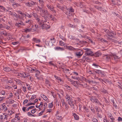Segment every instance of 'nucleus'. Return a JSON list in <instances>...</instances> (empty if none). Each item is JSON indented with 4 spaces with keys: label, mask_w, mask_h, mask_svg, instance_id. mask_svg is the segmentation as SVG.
<instances>
[{
    "label": "nucleus",
    "mask_w": 122,
    "mask_h": 122,
    "mask_svg": "<svg viewBox=\"0 0 122 122\" xmlns=\"http://www.w3.org/2000/svg\"><path fill=\"white\" fill-rule=\"evenodd\" d=\"M61 101L62 102V106H63L64 105V104L65 103L64 101V100L63 99H61Z\"/></svg>",
    "instance_id": "a19ab883"
},
{
    "label": "nucleus",
    "mask_w": 122,
    "mask_h": 122,
    "mask_svg": "<svg viewBox=\"0 0 122 122\" xmlns=\"http://www.w3.org/2000/svg\"><path fill=\"white\" fill-rule=\"evenodd\" d=\"M84 109L87 112H89V110L86 107H84Z\"/></svg>",
    "instance_id": "58836bf2"
},
{
    "label": "nucleus",
    "mask_w": 122,
    "mask_h": 122,
    "mask_svg": "<svg viewBox=\"0 0 122 122\" xmlns=\"http://www.w3.org/2000/svg\"><path fill=\"white\" fill-rule=\"evenodd\" d=\"M23 76L24 78H25L26 77H28V76L25 73H23Z\"/></svg>",
    "instance_id": "49530a36"
},
{
    "label": "nucleus",
    "mask_w": 122,
    "mask_h": 122,
    "mask_svg": "<svg viewBox=\"0 0 122 122\" xmlns=\"http://www.w3.org/2000/svg\"><path fill=\"white\" fill-rule=\"evenodd\" d=\"M3 108L5 112L6 111L8 110V108L6 107L3 106Z\"/></svg>",
    "instance_id": "4c0bfd02"
},
{
    "label": "nucleus",
    "mask_w": 122,
    "mask_h": 122,
    "mask_svg": "<svg viewBox=\"0 0 122 122\" xmlns=\"http://www.w3.org/2000/svg\"><path fill=\"white\" fill-rule=\"evenodd\" d=\"M15 25L16 26L18 27H20V24L19 23H16L15 24Z\"/></svg>",
    "instance_id": "0e129e2a"
},
{
    "label": "nucleus",
    "mask_w": 122,
    "mask_h": 122,
    "mask_svg": "<svg viewBox=\"0 0 122 122\" xmlns=\"http://www.w3.org/2000/svg\"><path fill=\"white\" fill-rule=\"evenodd\" d=\"M98 80L102 82L104 84H105L103 82H104V80H103L102 79H101L100 78H99Z\"/></svg>",
    "instance_id": "680f3d73"
},
{
    "label": "nucleus",
    "mask_w": 122,
    "mask_h": 122,
    "mask_svg": "<svg viewBox=\"0 0 122 122\" xmlns=\"http://www.w3.org/2000/svg\"><path fill=\"white\" fill-rule=\"evenodd\" d=\"M96 73L98 74L99 75L101 74V71L99 70H97L96 71H94Z\"/></svg>",
    "instance_id": "5701e85b"
},
{
    "label": "nucleus",
    "mask_w": 122,
    "mask_h": 122,
    "mask_svg": "<svg viewBox=\"0 0 122 122\" xmlns=\"http://www.w3.org/2000/svg\"><path fill=\"white\" fill-rule=\"evenodd\" d=\"M59 37L61 38V39H62L63 41H66V39L64 38L63 36H62L61 35H59Z\"/></svg>",
    "instance_id": "cd10ccee"
},
{
    "label": "nucleus",
    "mask_w": 122,
    "mask_h": 122,
    "mask_svg": "<svg viewBox=\"0 0 122 122\" xmlns=\"http://www.w3.org/2000/svg\"><path fill=\"white\" fill-rule=\"evenodd\" d=\"M105 73L102 71L101 72V74H100V75L102 77H104L105 76Z\"/></svg>",
    "instance_id": "3c124183"
},
{
    "label": "nucleus",
    "mask_w": 122,
    "mask_h": 122,
    "mask_svg": "<svg viewBox=\"0 0 122 122\" xmlns=\"http://www.w3.org/2000/svg\"><path fill=\"white\" fill-rule=\"evenodd\" d=\"M75 50L76 51L75 53V54L77 57H80L83 53V51L80 49H76Z\"/></svg>",
    "instance_id": "f03ea898"
},
{
    "label": "nucleus",
    "mask_w": 122,
    "mask_h": 122,
    "mask_svg": "<svg viewBox=\"0 0 122 122\" xmlns=\"http://www.w3.org/2000/svg\"><path fill=\"white\" fill-rule=\"evenodd\" d=\"M0 93L3 95H5V92L4 91H2Z\"/></svg>",
    "instance_id": "6e6d98bb"
},
{
    "label": "nucleus",
    "mask_w": 122,
    "mask_h": 122,
    "mask_svg": "<svg viewBox=\"0 0 122 122\" xmlns=\"http://www.w3.org/2000/svg\"><path fill=\"white\" fill-rule=\"evenodd\" d=\"M14 82V81L12 79H11V80H9V79H7V83H12Z\"/></svg>",
    "instance_id": "393cba45"
},
{
    "label": "nucleus",
    "mask_w": 122,
    "mask_h": 122,
    "mask_svg": "<svg viewBox=\"0 0 122 122\" xmlns=\"http://www.w3.org/2000/svg\"><path fill=\"white\" fill-rule=\"evenodd\" d=\"M51 84L47 80H46V86L49 88L51 86Z\"/></svg>",
    "instance_id": "f3484780"
},
{
    "label": "nucleus",
    "mask_w": 122,
    "mask_h": 122,
    "mask_svg": "<svg viewBox=\"0 0 122 122\" xmlns=\"http://www.w3.org/2000/svg\"><path fill=\"white\" fill-rule=\"evenodd\" d=\"M36 111V109H33L31 111V112L32 114L34 113Z\"/></svg>",
    "instance_id": "37998d69"
},
{
    "label": "nucleus",
    "mask_w": 122,
    "mask_h": 122,
    "mask_svg": "<svg viewBox=\"0 0 122 122\" xmlns=\"http://www.w3.org/2000/svg\"><path fill=\"white\" fill-rule=\"evenodd\" d=\"M94 71H89L88 73L90 74H92L93 75H94Z\"/></svg>",
    "instance_id": "e2e57ef3"
},
{
    "label": "nucleus",
    "mask_w": 122,
    "mask_h": 122,
    "mask_svg": "<svg viewBox=\"0 0 122 122\" xmlns=\"http://www.w3.org/2000/svg\"><path fill=\"white\" fill-rule=\"evenodd\" d=\"M41 97L43 98V99L45 100H46V96L44 95H41Z\"/></svg>",
    "instance_id": "de8ad7c7"
},
{
    "label": "nucleus",
    "mask_w": 122,
    "mask_h": 122,
    "mask_svg": "<svg viewBox=\"0 0 122 122\" xmlns=\"http://www.w3.org/2000/svg\"><path fill=\"white\" fill-rule=\"evenodd\" d=\"M81 85L83 87L86 88L87 87V85L86 84H81Z\"/></svg>",
    "instance_id": "4d7b16f0"
},
{
    "label": "nucleus",
    "mask_w": 122,
    "mask_h": 122,
    "mask_svg": "<svg viewBox=\"0 0 122 122\" xmlns=\"http://www.w3.org/2000/svg\"><path fill=\"white\" fill-rule=\"evenodd\" d=\"M65 48L66 49H67L68 50H69L70 51H74L76 49L72 47L71 46H65Z\"/></svg>",
    "instance_id": "0eeeda50"
},
{
    "label": "nucleus",
    "mask_w": 122,
    "mask_h": 122,
    "mask_svg": "<svg viewBox=\"0 0 122 122\" xmlns=\"http://www.w3.org/2000/svg\"><path fill=\"white\" fill-rule=\"evenodd\" d=\"M111 57H112V59L114 60H116L118 58V57L116 56H111Z\"/></svg>",
    "instance_id": "b1692460"
},
{
    "label": "nucleus",
    "mask_w": 122,
    "mask_h": 122,
    "mask_svg": "<svg viewBox=\"0 0 122 122\" xmlns=\"http://www.w3.org/2000/svg\"><path fill=\"white\" fill-rule=\"evenodd\" d=\"M29 22L30 24H31L32 23V21L30 20H28L25 21V23H27Z\"/></svg>",
    "instance_id": "09e8293b"
},
{
    "label": "nucleus",
    "mask_w": 122,
    "mask_h": 122,
    "mask_svg": "<svg viewBox=\"0 0 122 122\" xmlns=\"http://www.w3.org/2000/svg\"><path fill=\"white\" fill-rule=\"evenodd\" d=\"M5 113L3 114L2 115H1L0 116V118L1 119H6L7 120V117H8V115H5Z\"/></svg>",
    "instance_id": "20e7f679"
},
{
    "label": "nucleus",
    "mask_w": 122,
    "mask_h": 122,
    "mask_svg": "<svg viewBox=\"0 0 122 122\" xmlns=\"http://www.w3.org/2000/svg\"><path fill=\"white\" fill-rule=\"evenodd\" d=\"M89 107L90 108V109L91 110L92 112H93L94 113H95V111L94 107H93L92 105H91V106H89Z\"/></svg>",
    "instance_id": "4be33fe9"
},
{
    "label": "nucleus",
    "mask_w": 122,
    "mask_h": 122,
    "mask_svg": "<svg viewBox=\"0 0 122 122\" xmlns=\"http://www.w3.org/2000/svg\"><path fill=\"white\" fill-rule=\"evenodd\" d=\"M68 103L71 106H73V109H75L74 107V103L72 101V99L71 100V101L70 102Z\"/></svg>",
    "instance_id": "4468645a"
},
{
    "label": "nucleus",
    "mask_w": 122,
    "mask_h": 122,
    "mask_svg": "<svg viewBox=\"0 0 122 122\" xmlns=\"http://www.w3.org/2000/svg\"><path fill=\"white\" fill-rule=\"evenodd\" d=\"M25 15V16H27V17H28L29 18H31L32 16L31 15H30L28 14H25V15Z\"/></svg>",
    "instance_id": "13d9d810"
},
{
    "label": "nucleus",
    "mask_w": 122,
    "mask_h": 122,
    "mask_svg": "<svg viewBox=\"0 0 122 122\" xmlns=\"http://www.w3.org/2000/svg\"><path fill=\"white\" fill-rule=\"evenodd\" d=\"M39 24L41 26L42 29H43L45 28L46 25V24H44V22L43 23L40 22L39 23Z\"/></svg>",
    "instance_id": "9d476101"
},
{
    "label": "nucleus",
    "mask_w": 122,
    "mask_h": 122,
    "mask_svg": "<svg viewBox=\"0 0 122 122\" xmlns=\"http://www.w3.org/2000/svg\"><path fill=\"white\" fill-rule=\"evenodd\" d=\"M0 11L1 12L4 11L5 10V8L3 6L0 5Z\"/></svg>",
    "instance_id": "6ab92c4d"
},
{
    "label": "nucleus",
    "mask_w": 122,
    "mask_h": 122,
    "mask_svg": "<svg viewBox=\"0 0 122 122\" xmlns=\"http://www.w3.org/2000/svg\"><path fill=\"white\" fill-rule=\"evenodd\" d=\"M3 70L6 71H12L11 69L9 67H5L3 68Z\"/></svg>",
    "instance_id": "dca6fc26"
},
{
    "label": "nucleus",
    "mask_w": 122,
    "mask_h": 122,
    "mask_svg": "<svg viewBox=\"0 0 122 122\" xmlns=\"http://www.w3.org/2000/svg\"><path fill=\"white\" fill-rule=\"evenodd\" d=\"M73 115L74 116L75 119L78 120L79 119V116L75 113H73Z\"/></svg>",
    "instance_id": "9b49d317"
},
{
    "label": "nucleus",
    "mask_w": 122,
    "mask_h": 122,
    "mask_svg": "<svg viewBox=\"0 0 122 122\" xmlns=\"http://www.w3.org/2000/svg\"><path fill=\"white\" fill-rule=\"evenodd\" d=\"M90 100L91 101H92V100H93L94 102L96 103H98V100L95 97L92 96L91 97Z\"/></svg>",
    "instance_id": "6e6552de"
},
{
    "label": "nucleus",
    "mask_w": 122,
    "mask_h": 122,
    "mask_svg": "<svg viewBox=\"0 0 122 122\" xmlns=\"http://www.w3.org/2000/svg\"><path fill=\"white\" fill-rule=\"evenodd\" d=\"M47 7L48 9L51 10H52L53 9H54V7L51 5H47Z\"/></svg>",
    "instance_id": "2eb2a0df"
},
{
    "label": "nucleus",
    "mask_w": 122,
    "mask_h": 122,
    "mask_svg": "<svg viewBox=\"0 0 122 122\" xmlns=\"http://www.w3.org/2000/svg\"><path fill=\"white\" fill-rule=\"evenodd\" d=\"M56 118L59 120H61L62 119V117L61 116L56 115Z\"/></svg>",
    "instance_id": "473e14b6"
},
{
    "label": "nucleus",
    "mask_w": 122,
    "mask_h": 122,
    "mask_svg": "<svg viewBox=\"0 0 122 122\" xmlns=\"http://www.w3.org/2000/svg\"><path fill=\"white\" fill-rule=\"evenodd\" d=\"M97 115L98 117L100 118H101L102 117V116L101 114H99V113H97Z\"/></svg>",
    "instance_id": "69168bd1"
},
{
    "label": "nucleus",
    "mask_w": 122,
    "mask_h": 122,
    "mask_svg": "<svg viewBox=\"0 0 122 122\" xmlns=\"http://www.w3.org/2000/svg\"><path fill=\"white\" fill-rule=\"evenodd\" d=\"M59 45L61 46H63L65 45V43L61 41H59Z\"/></svg>",
    "instance_id": "c85d7f7f"
},
{
    "label": "nucleus",
    "mask_w": 122,
    "mask_h": 122,
    "mask_svg": "<svg viewBox=\"0 0 122 122\" xmlns=\"http://www.w3.org/2000/svg\"><path fill=\"white\" fill-rule=\"evenodd\" d=\"M57 7L58 8L62 9V10H63L62 9L64 8L63 6H61L59 5V4H58V5H57Z\"/></svg>",
    "instance_id": "ea45409f"
},
{
    "label": "nucleus",
    "mask_w": 122,
    "mask_h": 122,
    "mask_svg": "<svg viewBox=\"0 0 122 122\" xmlns=\"http://www.w3.org/2000/svg\"><path fill=\"white\" fill-rule=\"evenodd\" d=\"M101 53L99 51H98L97 52L95 53L94 54H93V56H94L97 57H99L101 55Z\"/></svg>",
    "instance_id": "1a4fd4ad"
},
{
    "label": "nucleus",
    "mask_w": 122,
    "mask_h": 122,
    "mask_svg": "<svg viewBox=\"0 0 122 122\" xmlns=\"http://www.w3.org/2000/svg\"><path fill=\"white\" fill-rule=\"evenodd\" d=\"M26 5L30 7H31V5L30 3L29 2H27L26 3Z\"/></svg>",
    "instance_id": "8fccbe9b"
},
{
    "label": "nucleus",
    "mask_w": 122,
    "mask_h": 122,
    "mask_svg": "<svg viewBox=\"0 0 122 122\" xmlns=\"http://www.w3.org/2000/svg\"><path fill=\"white\" fill-rule=\"evenodd\" d=\"M100 91L101 92L105 93H106L107 92V91L103 88L101 89Z\"/></svg>",
    "instance_id": "a878e982"
},
{
    "label": "nucleus",
    "mask_w": 122,
    "mask_h": 122,
    "mask_svg": "<svg viewBox=\"0 0 122 122\" xmlns=\"http://www.w3.org/2000/svg\"><path fill=\"white\" fill-rule=\"evenodd\" d=\"M83 49L85 51V54H86L87 56H93V52L91 51L90 49H89L86 48H84Z\"/></svg>",
    "instance_id": "7ed1b4c3"
},
{
    "label": "nucleus",
    "mask_w": 122,
    "mask_h": 122,
    "mask_svg": "<svg viewBox=\"0 0 122 122\" xmlns=\"http://www.w3.org/2000/svg\"><path fill=\"white\" fill-rule=\"evenodd\" d=\"M104 58L107 61H109V60H110V57L108 56H104Z\"/></svg>",
    "instance_id": "412c9836"
},
{
    "label": "nucleus",
    "mask_w": 122,
    "mask_h": 122,
    "mask_svg": "<svg viewBox=\"0 0 122 122\" xmlns=\"http://www.w3.org/2000/svg\"><path fill=\"white\" fill-rule=\"evenodd\" d=\"M104 31L107 34L108 36L110 37H114L116 36V34L113 31L111 32L108 30H105Z\"/></svg>",
    "instance_id": "f257e3e1"
},
{
    "label": "nucleus",
    "mask_w": 122,
    "mask_h": 122,
    "mask_svg": "<svg viewBox=\"0 0 122 122\" xmlns=\"http://www.w3.org/2000/svg\"><path fill=\"white\" fill-rule=\"evenodd\" d=\"M71 77L73 79H76L77 80H80L81 81V79H80L79 77H75V76H72Z\"/></svg>",
    "instance_id": "79ce46f5"
},
{
    "label": "nucleus",
    "mask_w": 122,
    "mask_h": 122,
    "mask_svg": "<svg viewBox=\"0 0 122 122\" xmlns=\"http://www.w3.org/2000/svg\"><path fill=\"white\" fill-rule=\"evenodd\" d=\"M36 97V96L35 95H33L32 96V97L31 98V99L32 100H33Z\"/></svg>",
    "instance_id": "5fc2aeb1"
},
{
    "label": "nucleus",
    "mask_w": 122,
    "mask_h": 122,
    "mask_svg": "<svg viewBox=\"0 0 122 122\" xmlns=\"http://www.w3.org/2000/svg\"><path fill=\"white\" fill-rule=\"evenodd\" d=\"M13 4H12V5L14 6V5H15L16 6H20V5L16 2H14V3H13Z\"/></svg>",
    "instance_id": "7c9ffc66"
},
{
    "label": "nucleus",
    "mask_w": 122,
    "mask_h": 122,
    "mask_svg": "<svg viewBox=\"0 0 122 122\" xmlns=\"http://www.w3.org/2000/svg\"><path fill=\"white\" fill-rule=\"evenodd\" d=\"M68 10H67V11ZM69 11H67V12L66 11V10H64V12L67 15H68L70 13L69 12Z\"/></svg>",
    "instance_id": "bf43d9fd"
},
{
    "label": "nucleus",
    "mask_w": 122,
    "mask_h": 122,
    "mask_svg": "<svg viewBox=\"0 0 122 122\" xmlns=\"http://www.w3.org/2000/svg\"><path fill=\"white\" fill-rule=\"evenodd\" d=\"M28 102V101L27 100H25L23 102V104H26Z\"/></svg>",
    "instance_id": "338daca9"
},
{
    "label": "nucleus",
    "mask_w": 122,
    "mask_h": 122,
    "mask_svg": "<svg viewBox=\"0 0 122 122\" xmlns=\"http://www.w3.org/2000/svg\"><path fill=\"white\" fill-rule=\"evenodd\" d=\"M117 120L119 122L122 121V118L120 117H118Z\"/></svg>",
    "instance_id": "052dcab7"
},
{
    "label": "nucleus",
    "mask_w": 122,
    "mask_h": 122,
    "mask_svg": "<svg viewBox=\"0 0 122 122\" xmlns=\"http://www.w3.org/2000/svg\"><path fill=\"white\" fill-rule=\"evenodd\" d=\"M104 82L105 83H106V82L109 83L110 84H112V82L109 81L108 80L105 79H104Z\"/></svg>",
    "instance_id": "a211bd4d"
},
{
    "label": "nucleus",
    "mask_w": 122,
    "mask_h": 122,
    "mask_svg": "<svg viewBox=\"0 0 122 122\" xmlns=\"http://www.w3.org/2000/svg\"><path fill=\"white\" fill-rule=\"evenodd\" d=\"M5 27H6L5 26V25H3L2 24H0V29H3Z\"/></svg>",
    "instance_id": "bb28decb"
},
{
    "label": "nucleus",
    "mask_w": 122,
    "mask_h": 122,
    "mask_svg": "<svg viewBox=\"0 0 122 122\" xmlns=\"http://www.w3.org/2000/svg\"><path fill=\"white\" fill-rule=\"evenodd\" d=\"M27 69V71L29 72H33L32 71V68L29 66H28L27 68H26Z\"/></svg>",
    "instance_id": "ddd939ff"
},
{
    "label": "nucleus",
    "mask_w": 122,
    "mask_h": 122,
    "mask_svg": "<svg viewBox=\"0 0 122 122\" xmlns=\"http://www.w3.org/2000/svg\"><path fill=\"white\" fill-rule=\"evenodd\" d=\"M69 12H74V10L73 9V8H72V7H70L69 8Z\"/></svg>",
    "instance_id": "c756f323"
},
{
    "label": "nucleus",
    "mask_w": 122,
    "mask_h": 122,
    "mask_svg": "<svg viewBox=\"0 0 122 122\" xmlns=\"http://www.w3.org/2000/svg\"><path fill=\"white\" fill-rule=\"evenodd\" d=\"M79 20L77 18H75L74 19V22H76V23L78 22V21H79Z\"/></svg>",
    "instance_id": "864d4df0"
},
{
    "label": "nucleus",
    "mask_w": 122,
    "mask_h": 122,
    "mask_svg": "<svg viewBox=\"0 0 122 122\" xmlns=\"http://www.w3.org/2000/svg\"><path fill=\"white\" fill-rule=\"evenodd\" d=\"M92 121L93 122H98L96 118H94Z\"/></svg>",
    "instance_id": "774afa93"
},
{
    "label": "nucleus",
    "mask_w": 122,
    "mask_h": 122,
    "mask_svg": "<svg viewBox=\"0 0 122 122\" xmlns=\"http://www.w3.org/2000/svg\"><path fill=\"white\" fill-rule=\"evenodd\" d=\"M33 40L36 43H39L41 42V41L39 39H37L35 38H33Z\"/></svg>",
    "instance_id": "aec40b11"
},
{
    "label": "nucleus",
    "mask_w": 122,
    "mask_h": 122,
    "mask_svg": "<svg viewBox=\"0 0 122 122\" xmlns=\"http://www.w3.org/2000/svg\"><path fill=\"white\" fill-rule=\"evenodd\" d=\"M0 34L2 35H3L5 36L9 35V34H8L5 31H0Z\"/></svg>",
    "instance_id": "f8f14e48"
},
{
    "label": "nucleus",
    "mask_w": 122,
    "mask_h": 122,
    "mask_svg": "<svg viewBox=\"0 0 122 122\" xmlns=\"http://www.w3.org/2000/svg\"><path fill=\"white\" fill-rule=\"evenodd\" d=\"M92 67L93 69H96L99 68L100 66L96 63H93L92 65Z\"/></svg>",
    "instance_id": "423d86ee"
},
{
    "label": "nucleus",
    "mask_w": 122,
    "mask_h": 122,
    "mask_svg": "<svg viewBox=\"0 0 122 122\" xmlns=\"http://www.w3.org/2000/svg\"><path fill=\"white\" fill-rule=\"evenodd\" d=\"M66 88L68 90H71V88L68 85H67L66 86Z\"/></svg>",
    "instance_id": "c03bdc74"
},
{
    "label": "nucleus",
    "mask_w": 122,
    "mask_h": 122,
    "mask_svg": "<svg viewBox=\"0 0 122 122\" xmlns=\"http://www.w3.org/2000/svg\"><path fill=\"white\" fill-rule=\"evenodd\" d=\"M32 29L29 28L28 29H27L25 30V32H29Z\"/></svg>",
    "instance_id": "603ef678"
},
{
    "label": "nucleus",
    "mask_w": 122,
    "mask_h": 122,
    "mask_svg": "<svg viewBox=\"0 0 122 122\" xmlns=\"http://www.w3.org/2000/svg\"><path fill=\"white\" fill-rule=\"evenodd\" d=\"M8 112L9 113V114H7L8 116V115L9 116L11 115L13 113H14V112H13V111H8Z\"/></svg>",
    "instance_id": "2f4dec72"
},
{
    "label": "nucleus",
    "mask_w": 122,
    "mask_h": 122,
    "mask_svg": "<svg viewBox=\"0 0 122 122\" xmlns=\"http://www.w3.org/2000/svg\"><path fill=\"white\" fill-rule=\"evenodd\" d=\"M100 41L102 42L103 43H107V41L106 40L104 39L103 38H102L100 39Z\"/></svg>",
    "instance_id": "c9c22d12"
},
{
    "label": "nucleus",
    "mask_w": 122,
    "mask_h": 122,
    "mask_svg": "<svg viewBox=\"0 0 122 122\" xmlns=\"http://www.w3.org/2000/svg\"><path fill=\"white\" fill-rule=\"evenodd\" d=\"M55 78L57 79L58 80H60V81H61V78H60L59 77H58L57 76L55 75L54 76Z\"/></svg>",
    "instance_id": "e433bc0d"
},
{
    "label": "nucleus",
    "mask_w": 122,
    "mask_h": 122,
    "mask_svg": "<svg viewBox=\"0 0 122 122\" xmlns=\"http://www.w3.org/2000/svg\"><path fill=\"white\" fill-rule=\"evenodd\" d=\"M109 117L111 119H114V118L112 116V115L111 114H109Z\"/></svg>",
    "instance_id": "a18cd8bd"
},
{
    "label": "nucleus",
    "mask_w": 122,
    "mask_h": 122,
    "mask_svg": "<svg viewBox=\"0 0 122 122\" xmlns=\"http://www.w3.org/2000/svg\"><path fill=\"white\" fill-rule=\"evenodd\" d=\"M95 8L97 9H98L99 10H102V7H101L98 6H95Z\"/></svg>",
    "instance_id": "f704fd0d"
},
{
    "label": "nucleus",
    "mask_w": 122,
    "mask_h": 122,
    "mask_svg": "<svg viewBox=\"0 0 122 122\" xmlns=\"http://www.w3.org/2000/svg\"><path fill=\"white\" fill-rule=\"evenodd\" d=\"M66 99V101L68 102V103L70 102L71 101L72 99L71 98L70 96L68 94H66V96L65 97Z\"/></svg>",
    "instance_id": "39448f33"
},
{
    "label": "nucleus",
    "mask_w": 122,
    "mask_h": 122,
    "mask_svg": "<svg viewBox=\"0 0 122 122\" xmlns=\"http://www.w3.org/2000/svg\"><path fill=\"white\" fill-rule=\"evenodd\" d=\"M53 106V104L52 103H49V104L48 105V106L49 108H51Z\"/></svg>",
    "instance_id": "72a5a7b5"
}]
</instances>
